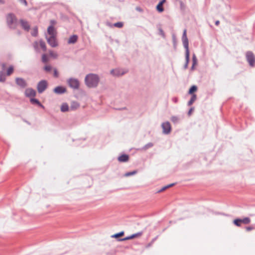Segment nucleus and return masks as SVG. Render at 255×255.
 Listing matches in <instances>:
<instances>
[{"mask_svg": "<svg viewBox=\"0 0 255 255\" xmlns=\"http://www.w3.org/2000/svg\"><path fill=\"white\" fill-rule=\"evenodd\" d=\"M194 110V108L193 107H191V108L189 109V111H188V115L189 116H190V115H191V113H192V112H193V111Z\"/></svg>", "mask_w": 255, "mask_h": 255, "instance_id": "nucleus-44", "label": "nucleus"}, {"mask_svg": "<svg viewBox=\"0 0 255 255\" xmlns=\"http://www.w3.org/2000/svg\"><path fill=\"white\" fill-rule=\"evenodd\" d=\"M6 22L10 28L15 29L17 25V19L12 13H8L6 15Z\"/></svg>", "mask_w": 255, "mask_h": 255, "instance_id": "nucleus-2", "label": "nucleus"}, {"mask_svg": "<svg viewBox=\"0 0 255 255\" xmlns=\"http://www.w3.org/2000/svg\"><path fill=\"white\" fill-rule=\"evenodd\" d=\"M44 70L46 72H50L52 70V67L50 65H46L44 67Z\"/></svg>", "mask_w": 255, "mask_h": 255, "instance_id": "nucleus-40", "label": "nucleus"}, {"mask_svg": "<svg viewBox=\"0 0 255 255\" xmlns=\"http://www.w3.org/2000/svg\"><path fill=\"white\" fill-rule=\"evenodd\" d=\"M143 234L142 232H139L135 234H132L130 236H128V237H126L124 238L119 239V241H125L126 240H131L132 239H134L135 238H136L137 237L140 236Z\"/></svg>", "mask_w": 255, "mask_h": 255, "instance_id": "nucleus-10", "label": "nucleus"}, {"mask_svg": "<svg viewBox=\"0 0 255 255\" xmlns=\"http://www.w3.org/2000/svg\"><path fill=\"white\" fill-rule=\"evenodd\" d=\"M48 43L52 47H55L58 44L56 40L55 36H50L47 38Z\"/></svg>", "mask_w": 255, "mask_h": 255, "instance_id": "nucleus-11", "label": "nucleus"}, {"mask_svg": "<svg viewBox=\"0 0 255 255\" xmlns=\"http://www.w3.org/2000/svg\"><path fill=\"white\" fill-rule=\"evenodd\" d=\"M196 99L197 96L196 94H193L192 95H191V98L187 103L188 106H191L193 104V103L196 101Z\"/></svg>", "mask_w": 255, "mask_h": 255, "instance_id": "nucleus-22", "label": "nucleus"}, {"mask_svg": "<svg viewBox=\"0 0 255 255\" xmlns=\"http://www.w3.org/2000/svg\"><path fill=\"white\" fill-rule=\"evenodd\" d=\"M19 1L21 3L24 4L25 6L27 5V2L26 0H19Z\"/></svg>", "mask_w": 255, "mask_h": 255, "instance_id": "nucleus-43", "label": "nucleus"}, {"mask_svg": "<svg viewBox=\"0 0 255 255\" xmlns=\"http://www.w3.org/2000/svg\"><path fill=\"white\" fill-rule=\"evenodd\" d=\"M123 23L122 22H118L114 24V26L118 28H122L123 26Z\"/></svg>", "mask_w": 255, "mask_h": 255, "instance_id": "nucleus-37", "label": "nucleus"}, {"mask_svg": "<svg viewBox=\"0 0 255 255\" xmlns=\"http://www.w3.org/2000/svg\"><path fill=\"white\" fill-rule=\"evenodd\" d=\"M175 184V183H171V184L166 185V186H167V188H168L169 187H171L174 186Z\"/></svg>", "mask_w": 255, "mask_h": 255, "instance_id": "nucleus-48", "label": "nucleus"}, {"mask_svg": "<svg viewBox=\"0 0 255 255\" xmlns=\"http://www.w3.org/2000/svg\"><path fill=\"white\" fill-rule=\"evenodd\" d=\"M54 76L56 78L58 77V72L56 69L54 70Z\"/></svg>", "mask_w": 255, "mask_h": 255, "instance_id": "nucleus-42", "label": "nucleus"}, {"mask_svg": "<svg viewBox=\"0 0 255 255\" xmlns=\"http://www.w3.org/2000/svg\"><path fill=\"white\" fill-rule=\"evenodd\" d=\"M0 2H1V3H3V1L2 0H0Z\"/></svg>", "mask_w": 255, "mask_h": 255, "instance_id": "nucleus-54", "label": "nucleus"}, {"mask_svg": "<svg viewBox=\"0 0 255 255\" xmlns=\"http://www.w3.org/2000/svg\"><path fill=\"white\" fill-rule=\"evenodd\" d=\"M48 61V56L45 54H43L42 56V61L43 63H46Z\"/></svg>", "mask_w": 255, "mask_h": 255, "instance_id": "nucleus-36", "label": "nucleus"}, {"mask_svg": "<svg viewBox=\"0 0 255 255\" xmlns=\"http://www.w3.org/2000/svg\"><path fill=\"white\" fill-rule=\"evenodd\" d=\"M13 72V67L10 66L7 70L6 75L10 76Z\"/></svg>", "mask_w": 255, "mask_h": 255, "instance_id": "nucleus-32", "label": "nucleus"}, {"mask_svg": "<svg viewBox=\"0 0 255 255\" xmlns=\"http://www.w3.org/2000/svg\"><path fill=\"white\" fill-rule=\"evenodd\" d=\"M197 63V59L195 54H193L192 56V64H193V66H195Z\"/></svg>", "mask_w": 255, "mask_h": 255, "instance_id": "nucleus-35", "label": "nucleus"}, {"mask_svg": "<svg viewBox=\"0 0 255 255\" xmlns=\"http://www.w3.org/2000/svg\"><path fill=\"white\" fill-rule=\"evenodd\" d=\"M220 23V21L219 20H216L215 21V25H218Z\"/></svg>", "mask_w": 255, "mask_h": 255, "instance_id": "nucleus-49", "label": "nucleus"}, {"mask_svg": "<svg viewBox=\"0 0 255 255\" xmlns=\"http://www.w3.org/2000/svg\"><path fill=\"white\" fill-rule=\"evenodd\" d=\"M5 75L2 71H0V82H4L5 81Z\"/></svg>", "mask_w": 255, "mask_h": 255, "instance_id": "nucleus-30", "label": "nucleus"}, {"mask_svg": "<svg viewBox=\"0 0 255 255\" xmlns=\"http://www.w3.org/2000/svg\"><path fill=\"white\" fill-rule=\"evenodd\" d=\"M245 229L247 231H248V232L250 231L251 230L255 229V225L249 226V227H246Z\"/></svg>", "mask_w": 255, "mask_h": 255, "instance_id": "nucleus-41", "label": "nucleus"}, {"mask_svg": "<svg viewBox=\"0 0 255 255\" xmlns=\"http://www.w3.org/2000/svg\"><path fill=\"white\" fill-rule=\"evenodd\" d=\"M25 94L27 97H34L36 95V92L32 88H28L25 90Z\"/></svg>", "mask_w": 255, "mask_h": 255, "instance_id": "nucleus-14", "label": "nucleus"}, {"mask_svg": "<svg viewBox=\"0 0 255 255\" xmlns=\"http://www.w3.org/2000/svg\"><path fill=\"white\" fill-rule=\"evenodd\" d=\"M1 66H2V69H4L5 68V63H2V64H1Z\"/></svg>", "mask_w": 255, "mask_h": 255, "instance_id": "nucleus-50", "label": "nucleus"}, {"mask_svg": "<svg viewBox=\"0 0 255 255\" xmlns=\"http://www.w3.org/2000/svg\"><path fill=\"white\" fill-rule=\"evenodd\" d=\"M172 40H173L174 48V49H176V36L174 34L172 35Z\"/></svg>", "mask_w": 255, "mask_h": 255, "instance_id": "nucleus-38", "label": "nucleus"}, {"mask_svg": "<svg viewBox=\"0 0 255 255\" xmlns=\"http://www.w3.org/2000/svg\"><path fill=\"white\" fill-rule=\"evenodd\" d=\"M156 239V238H155L154 239H153L152 241V243H153L154 241H155Z\"/></svg>", "mask_w": 255, "mask_h": 255, "instance_id": "nucleus-53", "label": "nucleus"}, {"mask_svg": "<svg viewBox=\"0 0 255 255\" xmlns=\"http://www.w3.org/2000/svg\"><path fill=\"white\" fill-rule=\"evenodd\" d=\"M246 57L251 67L255 66V56L254 53L250 51H247L246 54Z\"/></svg>", "mask_w": 255, "mask_h": 255, "instance_id": "nucleus-5", "label": "nucleus"}, {"mask_svg": "<svg viewBox=\"0 0 255 255\" xmlns=\"http://www.w3.org/2000/svg\"><path fill=\"white\" fill-rule=\"evenodd\" d=\"M60 110L62 112H68L69 110V107L68 104L66 103H63L61 106Z\"/></svg>", "mask_w": 255, "mask_h": 255, "instance_id": "nucleus-20", "label": "nucleus"}, {"mask_svg": "<svg viewBox=\"0 0 255 255\" xmlns=\"http://www.w3.org/2000/svg\"><path fill=\"white\" fill-rule=\"evenodd\" d=\"M79 107V104L76 102H73L72 103L70 109L71 110H74L77 109Z\"/></svg>", "mask_w": 255, "mask_h": 255, "instance_id": "nucleus-26", "label": "nucleus"}, {"mask_svg": "<svg viewBox=\"0 0 255 255\" xmlns=\"http://www.w3.org/2000/svg\"><path fill=\"white\" fill-rule=\"evenodd\" d=\"M167 189V187L166 186H165L164 187H163L162 188H161V189H160L158 191V192H162L164 190H165L166 189Z\"/></svg>", "mask_w": 255, "mask_h": 255, "instance_id": "nucleus-45", "label": "nucleus"}, {"mask_svg": "<svg viewBox=\"0 0 255 255\" xmlns=\"http://www.w3.org/2000/svg\"><path fill=\"white\" fill-rule=\"evenodd\" d=\"M165 2V0H161L156 5V9L159 12H162L164 11V8L163 6V3Z\"/></svg>", "mask_w": 255, "mask_h": 255, "instance_id": "nucleus-16", "label": "nucleus"}, {"mask_svg": "<svg viewBox=\"0 0 255 255\" xmlns=\"http://www.w3.org/2000/svg\"><path fill=\"white\" fill-rule=\"evenodd\" d=\"M67 84L71 88L74 90H77L80 87L79 80L74 78H70L67 80Z\"/></svg>", "mask_w": 255, "mask_h": 255, "instance_id": "nucleus-3", "label": "nucleus"}, {"mask_svg": "<svg viewBox=\"0 0 255 255\" xmlns=\"http://www.w3.org/2000/svg\"><path fill=\"white\" fill-rule=\"evenodd\" d=\"M15 83L18 86L23 89L25 88L27 86L26 81L22 78H16Z\"/></svg>", "mask_w": 255, "mask_h": 255, "instance_id": "nucleus-8", "label": "nucleus"}, {"mask_svg": "<svg viewBox=\"0 0 255 255\" xmlns=\"http://www.w3.org/2000/svg\"><path fill=\"white\" fill-rule=\"evenodd\" d=\"M30 102L32 105H36L41 108H44L43 105L37 99L31 98L30 99Z\"/></svg>", "mask_w": 255, "mask_h": 255, "instance_id": "nucleus-18", "label": "nucleus"}, {"mask_svg": "<svg viewBox=\"0 0 255 255\" xmlns=\"http://www.w3.org/2000/svg\"><path fill=\"white\" fill-rule=\"evenodd\" d=\"M233 223L236 226L240 227L241 226V224L242 223V222L241 221V219H240V218L235 219L233 221Z\"/></svg>", "mask_w": 255, "mask_h": 255, "instance_id": "nucleus-24", "label": "nucleus"}, {"mask_svg": "<svg viewBox=\"0 0 255 255\" xmlns=\"http://www.w3.org/2000/svg\"><path fill=\"white\" fill-rule=\"evenodd\" d=\"M190 61V52L189 50L185 51V63L184 65V69H186L188 68V64Z\"/></svg>", "mask_w": 255, "mask_h": 255, "instance_id": "nucleus-15", "label": "nucleus"}, {"mask_svg": "<svg viewBox=\"0 0 255 255\" xmlns=\"http://www.w3.org/2000/svg\"><path fill=\"white\" fill-rule=\"evenodd\" d=\"M118 160L121 162H125L128 160L129 156L126 154H123L118 157Z\"/></svg>", "mask_w": 255, "mask_h": 255, "instance_id": "nucleus-17", "label": "nucleus"}, {"mask_svg": "<svg viewBox=\"0 0 255 255\" xmlns=\"http://www.w3.org/2000/svg\"><path fill=\"white\" fill-rule=\"evenodd\" d=\"M100 82V77L96 74L90 73L85 78V85L90 88H96Z\"/></svg>", "mask_w": 255, "mask_h": 255, "instance_id": "nucleus-1", "label": "nucleus"}, {"mask_svg": "<svg viewBox=\"0 0 255 255\" xmlns=\"http://www.w3.org/2000/svg\"><path fill=\"white\" fill-rule=\"evenodd\" d=\"M78 40V36L77 35H73L71 36L68 39V43L69 44H74Z\"/></svg>", "mask_w": 255, "mask_h": 255, "instance_id": "nucleus-19", "label": "nucleus"}, {"mask_svg": "<svg viewBox=\"0 0 255 255\" xmlns=\"http://www.w3.org/2000/svg\"><path fill=\"white\" fill-rule=\"evenodd\" d=\"M47 32L50 36H55V29L53 25H50L48 27Z\"/></svg>", "mask_w": 255, "mask_h": 255, "instance_id": "nucleus-21", "label": "nucleus"}, {"mask_svg": "<svg viewBox=\"0 0 255 255\" xmlns=\"http://www.w3.org/2000/svg\"><path fill=\"white\" fill-rule=\"evenodd\" d=\"M110 73L114 76L119 77L124 75L127 73V71L122 69L117 68L111 70Z\"/></svg>", "mask_w": 255, "mask_h": 255, "instance_id": "nucleus-7", "label": "nucleus"}, {"mask_svg": "<svg viewBox=\"0 0 255 255\" xmlns=\"http://www.w3.org/2000/svg\"><path fill=\"white\" fill-rule=\"evenodd\" d=\"M48 87V82L45 80L40 81L37 85V91L39 94L42 93Z\"/></svg>", "mask_w": 255, "mask_h": 255, "instance_id": "nucleus-4", "label": "nucleus"}, {"mask_svg": "<svg viewBox=\"0 0 255 255\" xmlns=\"http://www.w3.org/2000/svg\"><path fill=\"white\" fill-rule=\"evenodd\" d=\"M137 173V171L136 170H134L131 172H128L125 173V176L126 177L130 176L131 175H133Z\"/></svg>", "mask_w": 255, "mask_h": 255, "instance_id": "nucleus-34", "label": "nucleus"}, {"mask_svg": "<svg viewBox=\"0 0 255 255\" xmlns=\"http://www.w3.org/2000/svg\"><path fill=\"white\" fill-rule=\"evenodd\" d=\"M136 9L137 10L139 11H141V9L140 7H137L136 8Z\"/></svg>", "mask_w": 255, "mask_h": 255, "instance_id": "nucleus-51", "label": "nucleus"}, {"mask_svg": "<svg viewBox=\"0 0 255 255\" xmlns=\"http://www.w3.org/2000/svg\"><path fill=\"white\" fill-rule=\"evenodd\" d=\"M197 90V87L196 85H193L190 88L188 92V93L189 95H192L193 94H195L194 93L196 92Z\"/></svg>", "mask_w": 255, "mask_h": 255, "instance_id": "nucleus-23", "label": "nucleus"}, {"mask_svg": "<svg viewBox=\"0 0 255 255\" xmlns=\"http://www.w3.org/2000/svg\"><path fill=\"white\" fill-rule=\"evenodd\" d=\"M182 41L185 51L189 50V41L186 34V29H184L182 36Z\"/></svg>", "mask_w": 255, "mask_h": 255, "instance_id": "nucleus-6", "label": "nucleus"}, {"mask_svg": "<svg viewBox=\"0 0 255 255\" xmlns=\"http://www.w3.org/2000/svg\"><path fill=\"white\" fill-rule=\"evenodd\" d=\"M153 146V144L152 142H148L143 146L140 149L146 150V149L152 147Z\"/></svg>", "mask_w": 255, "mask_h": 255, "instance_id": "nucleus-25", "label": "nucleus"}, {"mask_svg": "<svg viewBox=\"0 0 255 255\" xmlns=\"http://www.w3.org/2000/svg\"><path fill=\"white\" fill-rule=\"evenodd\" d=\"M50 25H53L54 26V25L56 24V21L55 20H50Z\"/></svg>", "mask_w": 255, "mask_h": 255, "instance_id": "nucleus-47", "label": "nucleus"}, {"mask_svg": "<svg viewBox=\"0 0 255 255\" xmlns=\"http://www.w3.org/2000/svg\"><path fill=\"white\" fill-rule=\"evenodd\" d=\"M163 132L165 134H168L170 132L171 128L169 122H166L162 124Z\"/></svg>", "mask_w": 255, "mask_h": 255, "instance_id": "nucleus-9", "label": "nucleus"}, {"mask_svg": "<svg viewBox=\"0 0 255 255\" xmlns=\"http://www.w3.org/2000/svg\"><path fill=\"white\" fill-rule=\"evenodd\" d=\"M66 91V88L63 86H59L56 87L53 89V92L57 94H62L65 93Z\"/></svg>", "mask_w": 255, "mask_h": 255, "instance_id": "nucleus-13", "label": "nucleus"}, {"mask_svg": "<svg viewBox=\"0 0 255 255\" xmlns=\"http://www.w3.org/2000/svg\"><path fill=\"white\" fill-rule=\"evenodd\" d=\"M19 22L20 23V25H21L22 28L24 30H25L26 31H28L29 30L30 26V25H29V23L28 22V21H27L26 20H24L23 19H21L19 20Z\"/></svg>", "mask_w": 255, "mask_h": 255, "instance_id": "nucleus-12", "label": "nucleus"}, {"mask_svg": "<svg viewBox=\"0 0 255 255\" xmlns=\"http://www.w3.org/2000/svg\"><path fill=\"white\" fill-rule=\"evenodd\" d=\"M158 30H159V34L162 37L165 38V35L164 32L163 31L162 29L161 28H159Z\"/></svg>", "mask_w": 255, "mask_h": 255, "instance_id": "nucleus-39", "label": "nucleus"}, {"mask_svg": "<svg viewBox=\"0 0 255 255\" xmlns=\"http://www.w3.org/2000/svg\"><path fill=\"white\" fill-rule=\"evenodd\" d=\"M171 121L174 124H176L179 123V118L178 117H177V116H172L171 117Z\"/></svg>", "mask_w": 255, "mask_h": 255, "instance_id": "nucleus-27", "label": "nucleus"}, {"mask_svg": "<svg viewBox=\"0 0 255 255\" xmlns=\"http://www.w3.org/2000/svg\"><path fill=\"white\" fill-rule=\"evenodd\" d=\"M39 44H40V46L41 47L42 49L44 51H45L46 50V46L45 43L43 41L40 40L39 41Z\"/></svg>", "mask_w": 255, "mask_h": 255, "instance_id": "nucleus-31", "label": "nucleus"}, {"mask_svg": "<svg viewBox=\"0 0 255 255\" xmlns=\"http://www.w3.org/2000/svg\"><path fill=\"white\" fill-rule=\"evenodd\" d=\"M172 101L174 103H177V102H178V98H177V97H173V98H172Z\"/></svg>", "mask_w": 255, "mask_h": 255, "instance_id": "nucleus-46", "label": "nucleus"}, {"mask_svg": "<svg viewBox=\"0 0 255 255\" xmlns=\"http://www.w3.org/2000/svg\"><path fill=\"white\" fill-rule=\"evenodd\" d=\"M194 67H195V66H193V64H192V66L191 67V70H194Z\"/></svg>", "mask_w": 255, "mask_h": 255, "instance_id": "nucleus-52", "label": "nucleus"}, {"mask_svg": "<svg viewBox=\"0 0 255 255\" xmlns=\"http://www.w3.org/2000/svg\"><path fill=\"white\" fill-rule=\"evenodd\" d=\"M242 223L244 224H248L251 222V219L249 217H245L243 219H241Z\"/></svg>", "mask_w": 255, "mask_h": 255, "instance_id": "nucleus-33", "label": "nucleus"}, {"mask_svg": "<svg viewBox=\"0 0 255 255\" xmlns=\"http://www.w3.org/2000/svg\"><path fill=\"white\" fill-rule=\"evenodd\" d=\"M32 36L36 37L38 35V28L37 26L34 27L31 33Z\"/></svg>", "mask_w": 255, "mask_h": 255, "instance_id": "nucleus-29", "label": "nucleus"}, {"mask_svg": "<svg viewBox=\"0 0 255 255\" xmlns=\"http://www.w3.org/2000/svg\"><path fill=\"white\" fill-rule=\"evenodd\" d=\"M124 235V232L121 231L119 233H118L117 234H115L112 235L111 237L112 238H118L119 237H122Z\"/></svg>", "mask_w": 255, "mask_h": 255, "instance_id": "nucleus-28", "label": "nucleus"}]
</instances>
